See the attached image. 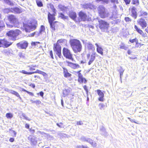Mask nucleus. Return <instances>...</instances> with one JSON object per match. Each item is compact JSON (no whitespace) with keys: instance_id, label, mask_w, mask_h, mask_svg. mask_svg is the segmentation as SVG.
I'll return each mask as SVG.
<instances>
[{"instance_id":"f257e3e1","label":"nucleus","mask_w":148,"mask_h":148,"mask_svg":"<svg viewBox=\"0 0 148 148\" xmlns=\"http://www.w3.org/2000/svg\"><path fill=\"white\" fill-rule=\"evenodd\" d=\"M70 43L75 52H80L82 50V46L81 42L79 40L75 39H71Z\"/></svg>"},{"instance_id":"a211bd4d","label":"nucleus","mask_w":148,"mask_h":148,"mask_svg":"<svg viewBox=\"0 0 148 148\" xmlns=\"http://www.w3.org/2000/svg\"><path fill=\"white\" fill-rule=\"evenodd\" d=\"M96 55V53L95 52H93L92 53L90 56V59L88 63V64L89 65H90L95 60V58Z\"/></svg>"},{"instance_id":"4c0bfd02","label":"nucleus","mask_w":148,"mask_h":148,"mask_svg":"<svg viewBox=\"0 0 148 148\" xmlns=\"http://www.w3.org/2000/svg\"><path fill=\"white\" fill-rule=\"evenodd\" d=\"M5 27V25L4 22L3 21H0V28L2 30L3 29V27Z\"/></svg>"},{"instance_id":"052dcab7","label":"nucleus","mask_w":148,"mask_h":148,"mask_svg":"<svg viewBox=\"0 0 148 148\" xmlns=\"http://www.w3.org/2000/svg\"><path fill=\"white\" fill-rule=\"evenodd\" d=\"M111 2L114 3L118 4V0H111Z\"/></svg>"},{"instance_id":"13d9d810","label":"nucleus","mask_w":148,"mask_h":148,"mask_svg":"<svg viewBox=\"0 0 148 148\" xmlns=\"http://www.w3.org/2000/svg\"><path fill=\"white\" fill-rule=\"evenodd\" d=\"M65 40L64 39H60L58 40L57 44H58L59 43H61L63 42H64V41Z\"/></svg>"},{"instance_id":"ea45409f","label":"nucleus","mask_w":148,"mask_h":148,"mask_svg":"<svg viewBox=\"0 0 148 148\" xmlns=\"http://www.w3.org/2000/svg\"><path fill=\"white\" fill-rule=\"evenodd\" d=\"M22 116L23 118L26 120L30 121V119H29L28 117L26 116V115L24 113H22Z\"/></svg>"},{"instance_id":"4468645a","label":"nucleus","mask_w":148,"mask_h":148,"mask_svg":"<svg viewBox=\"0 0 148 148\" xmlns=\"http://www.w3.org/2000/svg\"><path fill=\"white\" fill-rule=\"evenodd\" d=\"M66 63L67 65L73 69H76L78 68L79 67V65L78 64H74L68 61H66Z\"/></svg>"},{"instance_id":"774afa93","label":"nucleus","mask_w":148,"mask_h":148,"mask_svg":"<svg viewBox=\"0 0 148 148\" xmlns=\"http://www.w3.org/2000/svg\"><path fill=\"white\" fill-rule=\"evenodd\" d=\"M26 92L27 93H28L29 94V95H30L32 96H33L34 95V94L31 92H29L27 91H26Z\"/></svg>"},{"instance_id":"338daca9","label":"nucleus","mask_w":148,"mask_h":148,"mask_svg":"<svg viewBox=\"0 0 148 148\" xmlns=\"http://www.w3.org/2000/svg\"><path fill=\"white\" fill-rule=\"evenodd\" d=\"M83 124V123L82 121H78L77 122V125H81Z\"/></svg>"},{"instance_id":"3c124183","label":"nucleus","mask_w":148,"mask_h":148,"mask_svg":"<svg viewBox=\"0 0 148 148\" xmlns=\"http://www.w3.org/2000/svg\"><path fill=\"white\" fill-rule=\"evenodd\" d=\"M45 29V27L43 25H41V26L40 29V33H41L42 32H43L44 31Z\"/></svg>"},{"instance_id":"c9c22d12","label":"nucleus","mask_w":148,"mask_h":148,"mask_svg":"<svg viewBox=\"0 0 148 148\" xmlns=\"http://www.w3.org/2000/svg\"><path fill=\"white\" fill-rule=\"evenodd\" d=\"M50 24V27L53 31L55 30L54 24L53 22L49 23Z\"/></svg>"},{"instance_id":"2f4dec72","label":"nucleus","mask_w":148,"mask_h":148,"mask_svg":"<svg viewBox=\"0 0 148 148\" xmlns=\"http://www.w3.org/2000/svg\"><path fill=\"white\" fill-rule=\"evenodd\" d=\"M5 116L8 119H11L13 117V114L11 113H7Z\"/></svg>"},{"instance_id":"a18cd8bd","label":"nucleus","mask_w":148,"mask_h":148,"mask_svg":"<svg viewBox=\"0 0 148 148\" xmlns=\"http://www.w3.org/2000/svg\"><path fill=\"white\" fill-rule=\"evenodd\" d=\"M59 16L61 17L63 19H66L67 18V17L65 16L62 13H60V14Z\"/></svg>"},{"instance_id":"0e129e2a","label":"nucleus","mask_w":148,"mask_h":148,"mask_svg":"<svg viewBox=\"0 0 148 148\" xmlns=\"http://www.w3.org/2000/svg\"><path fill=\"white\" fill-rule=\"evenodd\" d=\"M126 4L127 5L129 4L130 2V0H124Z\"/></svg>"},{"instance_id":"f03ea898","label":"nucleus","mask_w":148,"mask_h":148,"mask_svg":"<svg viewBox=\"0 0 148 148\" xmlns=\"http://www.w3.org/2000/svg\"><path fill=\"white\" fill-rule=\"evenodd\" d=\"M37 25V22L34 20L31 21L29 23L27 24L23 23V27L25 31L27 32H29L31 30H34Z\"/></svg>"},{"instance_id":"9d476101","label":"nucleus","mask_w":148,"mask_h":148,"mask_svg":"<svg viewBox=\"0 0 148 148\" xmlns=\"http://www.w3.org/2000/svg\"><path fill=\"white\" fill-rule=\"evenodd\" d=\"M11 44H9V42L5 39H0V47L7 48L9 47Z\"/></svg>"},{"instance_id":"a19ab883","label":"nucleus","mask_w":148,"mask_h":148,"mask_svg":"<svg viewBox=\"0 0 148 148\" xmlns=\"http://www.w3.org/2000/svg\"><path fill=\"white\" fill-rule=\"evenodd\" d=\"M139 3V2L138 0H132V4L137 5H138Z\"/></svg>"},{"instance_id":"e433bc0d","label":"nucleus","mask_w":148,"mask_h":148,"mask_svg":"<svg viewBox=\"0 0 148 148\" xmlns=\"http://www.w3.org/2000/svg\"><path fill=\"white\" fill-rule=\"evenodd\" d=\"M50 8L52 10V11L54 13H56V9L54 8V6L52 4H50L49 5Z\"/></svg>"},{"instance_id":"4be33fe9","label":"nucleus","mask_w":148,"mask_h":148,"mask_svg":"<svg viewBox=\"0 0 148 148\" xmlns=\"http://www.w3.org/2000/svg\"><path fill=\"white\" fill-rule=\"evenodd\" d=\"M71 89L70 88H68L67 89H65L63 90V94L64 97L69 95L71 93Z\"/></svg>"},{"instance_id":"8fccbe9b","label":"nucleus","mask_w":148,"mask_h":148,"mask_svg":"<svg viewBox=\"0 0 148 148\" xmlns=\"http://www.w3.org/2000/svg\"><path fill=\"white\" fill-rule=\"evenodd\" d=\"M148 13L146 12H141V16H147V15Z\"/></svg>"},{"instance_id":"a878e982","label":"nucleus","mask_w":148,"mask_h":148,"mask_svg":"<svg viewBox=\"0 0 148 148\" xmlns=\"http://www.w3.org/2000/svg\"><path fill=\"white\" fill-rule=\"evenodd\" d=\"M97 51L99 53H100L101 55H103V49L101 47H98L97 48Z\"/></svg>"},{"instance_id":"aec40b11","label":"nucleus","mask_w":148,"mask_h":148,"mask_svg":"<svg viewBox=\"0 0 148 148\" xmlns=\"http://www.w3.org/2000/svg\"><path fill=\"white\" fill-rule=\"evenodd\" d=\"M55 14L54 13L53 14H51L50 13H49L48 18L49 23L53 22V21L55 20Z\"/></svg>"},{"instance_id":"c756f323","label":"nucleus","mask_w":148,"mask_h":148,"mask_svg":"<svg viewBox=\"0 0 148 148\" xmlns=\"http://www.w3.org/2000/svg\"><path fill=\"white\" fill-rule=\"evenodd\" d=\"M11 93L13 94L18 97H20V96L19 94L17 92L14 90H12L11 91Z\"/></svg>"},{"instance_id":"864d4df0","label":"nucleus","mask_w":148,"mask_h":148,"mask_svg":"<svg viewBox=\"0 0 148 148\" xmlns=\"http://www.w3.org/2000/svg\"><path fill=\"white\" fill-rule=\"evenodd\" d=\"M31 141L34 144H35L37 143L36 141L34 139V138H31Z\"/></svg>"},{"instance_id":"e2e57ef3","label":"nucleus","mask_w":148,"mask_h":148,"mask_svg":"<svg viewBox=\"0 0 148 148\" xmlns=\"http://www.w3.org/2000/svg\"><path fill=\"white\" fill-rule=\"evenodd\" d=\"M62 125L63 123H57V125L60 127H62Z\"/></svg>"},{"instance_id":"cd10ccee","label":"nucleus","mask_w":148,"mask_h":148,"mask_svg":"<svg viewBox=\"0 0 148 148\" xmlns=\"http://www.w3.org/2000/svg\"><path fill=\"white\" fill-rule=\"evenodd\" d=\"M124 70L122 68L120 67L119 69V72L120 73V79H121V77L123 76V72L124 71Z\"/></svg>"},{"instance_id":"5701e85b","label":"nucleus","mask_w":148,"mask_h":148,"mask_svg":"<svg viewBox=\"0 0 148 148\" xmlns=\"http://www.w3.org/2000/svg\"><path fill=\"white\" fill-rule=\"evenodd\" d=\"M13 12L17 13H20L22 12V10L18 7H14L11 9Z\"/></svg>"},{"instance_id":"4d7b16f0","label":"nucleus","mask_w":148,"mask_h":148,"mask_svg":"<svg viewBox=\"0 0 148 148\" xmlns=\"http://www.w3.org/2000/svg\"><path fill=\"white\" fill-rule=\"evenodd\" d=\"M63 73L64 74L68 72V71L65 68L63 67Z\"/></svg>"},{"instance_id":"7c9ffc66","label":"nucleus","mask_w":148,"mask_h":148,"mask_svg":"<svg viewBox=\"0 0 148 148\" xmlns=\"http://www.w3.org/2000/svg\"><path fill=\"white\" fill-rule=\"evenodd\" d=\"M130 41L132 43L135 42L136 43V45L138 44V40L136 38H135L133 39L130 40Z\"/></svg>"},{"instance_id":"72a5a7b5","label":"nucleus","mask_w":148,"mask_h":148,"mask_svg":"<svg viewBox=\"0 0 148 148\" xmlns=\"http://www.w3.org/2000/svg\"><path fill=\"white\" fill-rule=\"evenodd\" d=\"M4 2L7 4L10 5H13L14 4L13 3L9 0H5V2Z\"/></svg>"},{"instance_id":"b1692460","label":"nucleus","mask_w":148,"mask_h":148,"mask_svg":"<svg viewBox=\"0 0 148 148\" xmlns=\"http://www.w3.org/2000/svg\"><path fill=\"white\" fill-rule=\"evenodd\" d=\"M70 17L73 20H75L76 18V13L74 12H70L69 14Z\"/></svg>"},{"instance_id":"09e8293b","label":"nucleus","mask_w":148,"mask_h":148,"mask_svg":"<svg viewBox=\"0 0 148 148\" xmlns=\"http://www.w3.org/2000/svg\"><path fill=\"white\" fill-rule=\"evenodd\" d=\"M32 103H35L37 104H39L41 103V102L40 100H36V101H33Z\"/></svg>"},{"instance_id":"6e6552de","label":"nucleus","mask_w":148,"mask_h":148,"mask_svg":"<svg viewBox=\"0 0 148 148\" xmlns=\"http://www.w3.org/2000/svg\"><path fill=\"white\" fill-rule=\"evenodd\" d=\"M8 18L10 23L14 25L15 26H16V25L18 23V21L15 16L11 15L9 16Z\"/></svg>"},{"instance_id":"603ef678","label":"nucleus","mask_w":148,"mask_h":148,"mask_svg":"<svg viewBox=\"0 0 148 148\" xmlns=\"http://www.w3.org/2000/svg\"><path fill=\"white\" fill-rule=\"evenodd\" d=\"M11 11L8 8H6L4 10V12L5 13H8Z\"/></svg>"},{"instance_id":"6e6d98bb","label":"nucleus","mask_w":148,"mask_h":148,"mask_svg":"<svg viewBox=\"0 0 148 148\" xmlns=\"http://www.w3.org/2000/svg\"><path fill=\"white\" fill-rule=\"evenodd\" d=\"M42 71L38 70H37L35 72H33L32 73H38L41 74V73Z\"/></svg>"},{"instance_id":"69168bd1","label":"nucleus","mask_w":148,"mask_h":148,"mask_svg":"<svg viewBox=\"0 0 148 148\" xmlns=\"http://www.w3.org/2000/svg\"><path fill=\"white\" fill-rule=\"evenodd\" d=\"M4 90L5 91L8 92H10V93H11V91H12V90H10L8 88H5L4 89Z\"/></svg>"},{"instance_id":"f704fd0d","label":"nucleus","mask_w":148,"mask_h":148,"mask_svg":"<svg viewBox=\"0 0 148 148\" xmlns=\"http://www.w3.org/2000/svg\"><path fill=\"white\" fill-rule=\"evenodd\" d=\"M96 2L99 3L101 2L103 3H108L109 1V0H96Z\"/></svg>"},{"instance_id":"1a4fd4ad","label":"nucleus","mask_w":148,"mask_h":148,"mask_svg":"<svg viewBox=\"0 0 148 148\" xmlns=\"http://www.w3.org/2000/svg\"><path fill=\"white\" fill-rule=\"evenodd\" d=\"M80 140L83 141L88 142L93 147H95L97 146V144L95 142H93L92 140L90 138L83 136L81 137Z\"/></svg>"},{"instance_id":"9b49d317","label":"nucleus","mask_w":148,"mask_h":148,"mask_svg":"<svg viewBox=\"0 0 148 148\" xmlns=\"http://www.w3.org/2000/svg\"><path fill=\"white\" fill-rule=\"evenodd\" d=\"M17 47L21 49H25L28 46V43L26 41L21 42L16 44Z\"/></svg>"},{"instance_id":"423d86ee","label":"nucleus","mask_w":148,"mask_h":148,"mask_svg":"<svg viewBox=\"0 0 148 148\" xmlns=\"http://www.w3.org/2000/svg\"><path fill=\"white\" fill-rule=\"evenodd\" d=\"M99 27L102 30H107L109 27V23L103 20L99 21Z\"/></svg>"},{"instance_id":"f8f14e48","label":"nucleus","mask_w":148,"mask_h":148,"mask_svg":"<svg viewBox=\"0 0 148 148\" xmlns=\"http://www.w3.org/2000/svg\"><path fill=\"white\" fill-rule=\"evenodd\" d=\"M134 28L135 30L140 34L142 37L145 38L147 37L146 33L144 32L142 30L138 28L136 25H134Z\"/></svg>"},{"instance_id":"ddd939ff","label":"nucleus","mask_w":148,"mask_h":148,"mask_svg":"<svg viewBox=\"0 0 148 148\" xmlns=\"http://www.w3.org/2000/svg\"><path fill=\"white\" fill-rule=\"evenodd\" d=\"M81 71L77 72L78 77V81L80 83H85L86 82V80L83 77L82 75L80 73Z\"/></svg>"},{"instance_id":"6ab92c4d","label":"nucleus","mask_w":148,"mask_h":148,"mask_svg":"<svg viewBox=\"0 0 148 148\" xmlns=\"http://www.w3.org/2000/svg\"><path fill=\"white\" fill-rule=\"evenodd\" d=\"M54 51L56 53L60 52L61 51V47L58 44L54 45Z\"/></svg>"},{"instance_id":"393cba45","label":"nucleus","mask_w":148,"mask_h":148,"mask_svg":"<svg viewBox=\"0 0 148 148\" xmlns=\"http://www.w3.org/2000/svg\"><path fill=\"white\" fill-rule=\"evenodd\" d=\"M3 52L6 54L7 55L12 54V51L11 49H4L3 51Z\"/></svg>"},{"instance_id":"dca6fc26","label":"nucleus","mask_w":148,"mask_h":148,"mask_svg":"<svg viewBox=\"0 0 148 148\" xmlns=\"http://www.w3.org/2000/svg\"><path fill=\"white\" fill-rule=\"evenodd\" d=\"M79 15L82 20L83 21H85L88 19V17L83 12H79Z\"/></svg>"},{"instance_id":"680f3d73","label":"nucleus","mask_w":148,"mask_h":148,"mask_svg":"<svg viewBox=\"0 0 148 148\" xmlns=\"http://www.w3.org/2000/svg\"><path fill=\"white\" fill-rule=\"evenodd\" d=\"M128 118L129 119L130 121L131 122H134L138 124V123H137V122L135 121L134 119H131L130 118Z\"/></svg>"},{"instance_id":"37998d69","label":"nucleus","mask_w":148,"mask_h":148,"mask_svg":"<svg viewBox=\"0 0 148 148\" xmlns=\"http://www.w3.org/2000/svg\"><path fill=\"white\" fill-rule=\"evenodd\" d=\"M64 75L65 77H70L71 75V74L68 72L64 74Z\"/></svg>"},{"instance_id":"473e14b6","label":"nucleus","mask_w":148,"mask_h":148,"mask_svg":"<svg viewBox=\"0 0 148 148\" xmlns=\"http://www.w3.org/2000/svg\"><path fill=\"white\" fill-rule=\"evenodd\" d=\"M20 73H23L24 74H27V75L32 74H33V73H32V72H26V71H25V70H22V71H20Z\"/></svg>"},{"instance_id":"58836bf2","label":"nucleus","mask_w":148,"mask_h":148,"mask_svg":"<svg viewBox=\"0 0 148 148\" xmlns=\"http://www.w3.org/2000/svg\"><path fill=\"white\" fill-rule=\"evenodd\" d=\"M36 66V65H32L31 66H29L28 67H29V70L32 71L35 70V69H34V67H35Z\"/></svg>"},{"instance_id":"49530a36","label":"nucleus","mask_w":148,"mask_h":148,"mask_svg":"<svg viewBox=\"0 0 148 148\" xmlns=\"http://www.w3.org/2000/svg\"><path fill=\"white\" fill-rule=\"evenodd\" d=\"M120 48L121 49H126L127 47L123 44L122 43L120 46Z\"/></svg>"},{"instance_id":"2eb2a0df","label":"nucleus","mask_w":148,"mask_h":148,"mask_svg":"<svg viewBox=\"0 0 148 148\" xmlns=\"http://www.w3.org/2000/svg\"><path fill=\"white\" fill-rule=\"evenodd\" d=\"M97 93L99 95V100L101 101H103L104 100L103 97H104V94L102 91L99 90H97Z\"/></svg>"},{"instance_id":"f3484780","label":"nucleus","mask_w":148,"mask_h":148,"mask_svg":"<svg viewBox=\"0 0 148 148\" xmlns=\"http://www.w3.org/2000/svg\"><path fill=\"white\" fill-rule=\"evenodd\" d=\"M85 47L89 50L93 51L95 49L93 45L89 42L85 43Z\"/></svg>"},{"instance_id":"39448f33","label":"nucleus","mask_w":148,"mask_h":148,"mask_svg":"<svg viewBox=\"0 0 148 148\" xmlns=\"http://www.w3.org/2000/svg\"><path fill=\"white\" fill-rule=\"evenodd\" d=\"M145 19L143 18H141L137 21V23L140 25L142 29H144L147 26V23L148 22V17H145Z\"/></svg>"},{"instance_id":"7ed1b4c3","label":"nucleus","mask_w":148,"mask_h":148,"mask_svg":"<svg viewBox=\"0 0 148 148\" xmlns=\"http://www.w3.org/2000/svg\"><path fill=\"white\" fill-rule=\"evenodd\" d=\"M21 33L20 31L16 29L14 31L10 30L7 33V34L12 40H15L19 38L18 36Z\"/></svg>"},{"instance_id":"bf43d9fd","label":"nucleus","mask_w":148,"mask_h":148,"mask_svg":"<svg viewBox=\"0 0 148 148\" xmlns=\"http://www.w3.org/2000/svg\"><path fill=\"white\" fill-rule=\"evenodd\" d=\"M36 33H37V34L38 35V32H34V33L31 34H30L29 36H35V34H36Z\"/></svg>"},{"instance_id":"5fc2aeb1","label":"nucleus","mask_w":148,"mask_h":148,"mask_svg":"<svg viewBox=\"0 0 148 148\" xmlns=\"http://www.w3.org/2000/svg\"><path fill=\"white\" fill-rule=\"evenodd\" d=\"M56 54L58 55L59 57L60 58H61L62 57V56L61 55V52H58L57 53H56Z\"/></svg>"},{"instance_id":"de8ad7c7","label":"nucleus","mask_w":148,"mask_h":148,"mask_svg":"<svg viewBox=\"0 0 148 148\" xmlns=\"http://www.w3.org/2000/svg\"><path fill=\"white\" fill-rule=\"evenodd\" d=\"M125 20L126 22H131L132 21L131 19L128 17H125Z\"/></svg>"},{"instance_id":"c85d7f7f","label":"nucleus","mask_w":148,"mask_h":148,"mask_svg":"<svg viewBox=\"0 0 148 148\" xmlns=\"http://www.w3.org/2000/svg\"><path fill=\"white\" fill-rule=\"evenodd\" d=\"M85 6V7H84L85 8H89L91 9H92L94 8V6L91 4H87Z\"/></svg>"},{"instance_id":"bb28decb","label":"nucleus","mask_w":148,"mask_h":148,"mask_svg":"<svg viewBox=\"0 0 148 148\" xmlns=\"http://www.w3.org/2000/svg\"><path fill=\"white\" fill-rule=\"evenodd\" d=\"M100 130L101 132V133L103 135L106 134V130L105 128L103 126L100 127Z\"/></svg>"},{"instance_id":"412c9836","label":"nucleus","mask_w":148,"mask_h":148,"mask_svg":"<svg viewBox=\"0 0 148 148\" xmlns=\"http://www.w3.org/2000/svg\"><path fill=\"white\" fill-rule=\"evenodd\" d=\"M136 9L135 7H133L131 10L132 16L134 18V19H136L137 17V15L136 10Z\"/></svg>"},{"instance_id":"0eeeda50","label":"nucleus","mask_w":148,"mask_h":148,"mask_svg":"<svg viewBox=\"0 0 148 148\" xmlns=\"http://www.w3.org/2000/svg\"><path fill=\"white\" fill-rule=\"evenodd\" d=\"M63 54L64 56L66 58L73 60L72 55L70 50L67 48H64L63 49Z\"/></svg>"},{"instance_id":"79ce46f5","label":"nucleus","mask_w":148,"mask_h":148,"mask_svg":"<svg viewBox=\"0 0 148 148\" xmlns=\"http://www.w3.org/2000/svg\"><path fill=\"white\" fill-rule=\"evenodd\" d=\"M36 3L37 5L39 7H41L43 6V4L42 2L40 1H37Z\"/></svg>"},{"instance_id":"c03bdc74","label":"nucleus","mask_w":148,"mask_h":148,"mask_svg":"<svg viewBox=\"0 0 148 148\" xmlns=\"http://www.w3.org/2000/svg\"><path fill=\"white\" fill-rule=\"evenodd\" d=\"M99 106L100 107V109L101 110L102 109H104L105 107V105L103 103H100L99 104Z\"/></svg>"},{"instance_id":"20e7f679","label":"nucleus","mask_w":148,"mask_h":148,"mask_svg":"<svg viewBox=\"0 0 148 148\" xmlns=\"http://www.w3.org/2000/svg\"><path fill=\"white\" fill-rule=\"evenodd\" d=\"M98 10L101 18H103L109 16L108 12L103 5H99L98 8Z\"/></svg>"}]
</instances>
